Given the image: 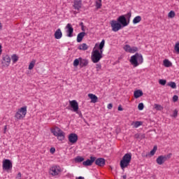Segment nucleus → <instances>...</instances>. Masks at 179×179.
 Listing matches in <instances>:
<instances>
[{
	"label": "nucleus",
	"mask_w": 179,
	"mask_h": 179,
	"mask_svg": "<svg viewBox=\"0 0 179 179\" xmlns=\"http://www.w3.org/2000/svg\"><path fill=\"white\" fill-rule=\"evenodd\" d=\"M110 26L112 31L115 32H117L123 28L122 26L117 20H114L110 21Z\"/></svg>",
	"instance_id": "nucleus-6"
},
{
	"label": "nucleus",
	"mask_w": 179,
	"mask_h": 179,
	"mask_svg": "<svg viewBox=\"0 0 179 179\" xmlns=\"http://www.w3.org/2000/svg\"><path fill=\"white\" fill-rule=\"evenodd\" d=\"M87 48H88L87 44H86V43H83V44L80 45L78 47V50H82L83 51H86V50H87Z\"/></svg>",
	"instance_id": "nucleus-25"
},
{
	"label": "nucleus",
	"mask_w": 179,
	"mask_h": 179,
	"mask_svg": "<svg viewBox=\"0 0 179 179\" xmlns=\"http://www.w3.org/2000/svg\"><path fill=\"white\" fill-rule=\"evenodd\" d=\"M134 96H135V92H134Z\"/></svg>",
	"instance_id": "nucleus-59"
},
{
	"label": "nucleus",
	"mask_w": 179,
	"mask_h": 179,
	"mask_svg": "<svg viewBox=\"0 0 179 179\" xmlns=\"http://www.w3.org/2000/svg\"><path fill=\"white\" fill-rule=\"evenodd\" d=\"M76 179H85V178H83L82 176H79L78 178H76Z\"/></svg>",
	"instance_id": "nucleus-50"
},
{
	"label": "nucleus",
	"mask_w": 179,
	"mask_h": 179,
	"mask_svg": "<svg viewBox=\"0 0 179 179\" xmlns=\"http://www.w3.org/2000/svg\"><path fill=\"white\" fill-rule=\"evenodd\" d=\"M79 65H80V57L73 61V66H78Z\"/></svg>",
	"instance_id": "nucleus-29"
},
{
	"label": "nucleus",
	"mask_w": 179,
	"mask_h": 179,
	"mask_svg": "<svg viewBox=\"0 0 179 179\" xmlns=\"http://www.w3.org/2000/svg\"><path fill=\"white\" fill-rule=\"evenodd\" d=\"M96 9H100L101 8V0H96Z\"/></svg>",
	"instance_id": "nucleus-33"
},
{
	"label": "nucleus",
	"mask_w": 179,
	"mask_h": 179,
	"mask_svg": "<svg viewBox=\"0 0 179 179\" xmlns=\"http://www.w3.org/2000/svg\"><path fill=\"white\" fill-rule=\"evenodd\" d=\"M26 114H27V106H25L17 110L15 117L17 120H23L26 117Z\"/></svg>",
	"instance_id": "nucleus-5"
},
{
	"label": "nucleus",
	"mask_w": 179,
	"mask_h": 179,
	"mask_svg": "<svg viewBox=\"0 0 179 179\" xmlns=\"http://www.w3.org/2000/svg\"><path fill=\"white\" fill-rule=\"evenodd\" d=\"M95 164L100 167H103L106 165V159H104V158H98L95 159Z\"/></svg>",
	"instance_id": "nucleus-14"
},
{
	"label": "nucleus",
	"mask_w": 179,
	"mask_h": 179,
	"mask_svg": "<svg viewBox=\"0 0 179 179\" xmlns=\"http://www.w3.org/2000/svg\"><path fill=\"white\" fill-rule=\"evenodd\" d=\"M131 159L132 155L131 153H127L123 156L122 160L120 161V167L122 170H124V169H126L127 166H129Z\"/></svg>",
	"instance_id": "nucleus-2"
},
{
	"label": "nucleus",
	"mask_w": 179,
	"mask_h": 179,
	"mask_svg": "<svg viewBox=\"0 0 179 179\" xmlns=\"http://www.w3.org/2000/svg\"><path fill=\"white\" fill-rule=\"evenodd\" d=\"M66 29H67V37H73V27H72V25L71 24H67Z\"/></svg>",
	"instance_id": "nucleus-12"
},
{
	"label": "nucleus",
	"mask_w": 179,
	"mask_h": 179,
	"mask_svg": "<svg viewBox=\"0 0 179 179\" xmlns=\"http://www.w3.org/2000/svg\"><path fill=\"white\" fill-rule=\"evenodd\" d=\"M55 38L57 40H59V38H62V31H61V29H58L55 32Z\"/></svg>",
	"instance_id": "nucleus-20"
},
{
	"label": "nucleus",
	"mask_w": 179,
	"mask_h": 179,
	"mask_svg": "<svg viewBox=\"0 0 179 179\" xmlns=\"http://www.w3.org/2000/svg\"><path fill=\"white\" fill-rule=\"evenodd\" d=\"M143 95V92L142 91H135V99H138V97H141Z\"/></svg>",
	"instance_id": "nucleus-30"
},
{
	"label": "nucleus",
	"mask_w": 179,
	"mask_h": 179,
	"mask_svg": "<svg viewBox=\"0 0 179 179\" xmlns=\"http://www.w3.org/2000/svg\"><path fill=\"white\" fill-rule=\"evenodd\" d=\"M178 96L177 95H174V96H173V101L174 103H176V101H178Z\"/></svg>",
	"instance_id": "nucleus-44"
},
{
	"label": "nucleus",
	"mask_w": 179,
	"mask_h": 179,
	"mask_svg": "<svg viewBox=\"0 0 179 179\" xmlns=\"http://www.w3.org/2000/svg\"><path fill=\"white\" fill-rule=\"evenodd\" d=\"M2 51V46L0 45V52Z\"/></svg>",
	"instance_id": "nucleus-54"
},
{
	"label": "nucleus",
	"mask_w": 179,
	"mask_h": 179,
	"mask_svg": "<svg viewBox=\"0 0 179 179\" xmlns=\"http://www.w3.org/2000/svg\"><path fill=\"white\" fill-rule=\"evenodd\" d=\"M11 59L13 62L15 64V62H17V61H19V57H17V55H13L11 57Z\"/></svg>",
	"instance_id": "nucleus-31"
},
{
	"label": "nucleus",
	"mask_w": 179,
	"mask_h": 179,
	"mask_svg": "<svg viewBox=\"0 0 179 179\" xmlns=\"http://www.w3.org/2000/svg\"><path fill=\"white\" fill-rule=\"evenodd\" d=\"M50 152L52 153V155H54V153H55V148H51L50 149Z\"/></svg>",
	"instance_id": "nucleus-45"
},
{
	"label": "nucleus",
	"mask_w": 179,
	"mask_h": 179,
	"mask_svg": "<svg viewBox=\"0 0 179 179\" xmlns=\"http://www.w3.org/2000/svg\"><path fill=\"white\" fill-rule=\"evenodd\" d=\"M61 173H62V169L59 165H53L49 169V174L52 177H58L61 176Z\"/></svg>",
	"instance_id": "nucleus-3"
},
{
	"label": "nucleus",
	"mask_w": 179,
	"mask_h": 179,
	"mask_svg": "<svg viewBox=\"0 0 179 179\" xmlns=\"http://www.w3.org/2000/svg\"><path fill=\"white\" fill-rule=\"evenodd\" d=\"M3 170H10L12 169V162L9 159H5L3 161Z\"/></svg>",
	"instance_id": "nucleus-11"
},
{
	"label": "nucleus",
	"mask_w": 179,
	"mask_h": 179,
	"mask_svg": "<svg viewBox=\"0 0 179 179\" xmlns=\"http://www.w3.org/2000/svg\"><path fill=\"white\" fill-rule=\"evenodd\" d=\"M159 85L164 86V85H166V83H167V80L161 79L159 80Z\"/></svg>",
	"instance_id": "nucleus-39"
},
{
	"label": "nucleus",
	"mask_w": 179,
	"mask_h": 179,
	"mask_svg": "<svg viewBox=\"0 0 179 179\" xmlns=\"http://www.w3.org/2000/svg\"><path fill=\"white\" fill-rule=\"evenodd\" d=\"M168 85L170 86L172 89H176V84L174 82H170L168 83Z\"/></svg>",
	"instance_id": "nucleus-36"
},
{
	"label": "nucleus",
	"mask_w": 179,
	"mask_h": 179,
	"mask_svg": "<svg viewBox=\"0 0 179 179\" xmlns=\"http://www.w3.org/2000/svg\"><path fill=\"white\" fill-rule=\"evenodd\" d=\"M157 151V145H155L153 149L150 151V152L146 155V157H153L156 152Z\"/></svg>",
	"instance_id": "nucleus-23"
},
{
	"label": "nucleus",
	"mask_w": 179,
	"mask_h": 179,
	"mask_svg": "<svg viewBox=\"0 0 179 179\" xmlns=\"http://www.w3.org/2000/svg\"><path fill=\"white\" fill-rule=\"evenodd\" d=\"M175 15H176V13H175V12L173 11V10H171V11L169 13V14H168V17H169V18H173V17H175Z\"/></svg>",
	"instance_id": "nucleus-35"
},
{
	"label": "nucleus",
	"mask_w": 179,
	"mask_h": 179,
	"mask_svg": "<svg viewBox=\"0 0 179 179\" xmlns=\"http://www.w3.org/2000/svg\"><path fill=\"white\" fill-rule=\"evenodd\" d=\"M143 122H135V128H138L142 125Z\"/></svg>",
	"instance_id": "nucleus-42"
},
{
	"label": "nucleus",
	"mask_w": 179,
	"mask_h": 179,
	"mask_svg": "<svg viewBox=\"0 0 179 179\" xmlns=\"http://www.w3.org/2000/svg\"><path fill=\"white\" fill-rule=\"evenodd\" d=\"M177 114H178L177 110H175V111H174V115H177Z\"/></svg>",
	"instance_id": "nucleus-52"
},
{
	"label": "nucleus",
	"mask_w": 179,
	"mask_h": 179,
	"mask_svg": "<svg viewBox=\"0 0 179 179\" xmlns=\"http://www.w3.org/2000/svg\"><path fill=\"white\" fill-rule=\"evenodd\" d=\"M96 68L97 71H99V69H101V64H96Z\"/></svg>",
	"instance_id": "nucleus-47"
},
{
	"label": "nucleus",
	"mask_w": 179,
	"mask_h": 179,
	"mask_svg": "<svg viewBox=\"0 0 179 179\" xmlns=\"http://www.w3.org/2000/svg\"><path fill=\"white\" fill-rule=\"evenodd\" d=\"M86 36V32H81L77 36V43H81L82 40H83V37Z\"/></svg>",
	"instance_id": "nucleus-22"
},
{
	"label": "nucleus",
	"mask_w": 179,
	"mask_h": 179,
	"mask_svg": "<svg viewBox=\"0 0 179 179\" xmlns=\"http://www.w3.org/2000/svg\"><path fill=\"white\" fill-rule=\"evenodd\" d=\"M133 23H135V18L133 20Z\"/></svg>",
	"instance_id": "nucleus-58"
},
{
	"label": "nucleus",
	"mask_w": 179,
	"mask_h": 179,
	"mask_svg": "<svg viewBox=\"0 0 179 179\" xmlns=\"http://www.w3.org/2000/svg\"><path fill=\"white\" fill-rule=\"evenodd\" d=\"M154 107L155 110H158L159 111H162V110H163V106H162V105L155 104Z\"/></svg>",
	"instance_id": "nucleus-34"
},
{
	"label": "nucleus",
	"mask_w": 179,
	"mask_h": 179,
	"mask_svg": "<svg viewBox=\"0 0 179 179\" xmlns=\"http://www.w3.org/2000/svg\"><path fill=\"white\" fill-rule=\"evenodd\" d=\"M51 132L55 136H57L58 141H64V139H65V132L61 130L59 127L52 129Z\"/></svg>",
	"instance_id": "nucleus-4"
},
{
	"label": "nucleus",
	"mask_w": 179,
	"mask_h": 179,
	"mask_svg": "<svg viewBox=\"0 0 179 179\" xmlns=\"http://www.w3.org/2000/svg\"><path fill=\"white\" fill-rule=\"evenodd\" d=\"M3 60L2 64H5L6 66H9L10 64V57L8 55L3 56Z\"/></svg>",
	"instance_id": "nucleus-17"
},
{
	"label": "nucleus",
	"mask_w": 179,
	"mask_h": 179,
	"mask_svg": "<svg viewBox=\"0 0 179 179\" xmlns=\"http://www.w3.org/2000/svg\"><path fill=\"white\" fill-rule=\"evenodd\" d=\"M117 110H118V111H122L124 110V108H122V106L120 105L118 106Z\"/></svg>",
	"instance_id": "nucleus-49"
},
{
	"label": "nucleus",
	"mask_w": 179,
	"mask_h": 179,
	"mask_svg": "<svg viewBox=\"0 0 179 179\" xmlns=\"http://www.w3.org/2000/svg\"><path fill=\"white\" fill-rule=\"evenodd\" d=\"M96 161V157H90V159H87L83 162V166H92Z\"/></svg>",
	"instance_id": "nucleus-15"
},
{
	"label": "nucleus",
	"mask_w": 179,
	"mask_h": 179,
	"mask_svg": "<svg viewBox=\"0 0 179 179\" xmlns=\"http://www.w3.org/2000/svg\"><path fill=\"white\" fill-rule=\"evenodd\" d=\"M122 177L123 179H127L126 175H124V176H122Z\"/></svg>",
	"instance_id": "nucleus-51"
},
{
	"label": "nucleus",
	"mask_w": 179,
	"mask_h": 179,
	"mask_svg": "<svg viewBox=\"0 0 179 179\" xmlns=\"http://www.w3.org/2000/svg\"><path fill=\"white\" fill-rule=\"evenodd\" d=\"M88 97L90 99L91 103H97V100H99L97 96L93 94H89Z\"/></svg>",
	"instance_id": "nucleus-21"
},
{
	"label": "nucleus",
	"mask_w": 179,
	"mask_h": 179,
	"mask_svg": "<svg viewBox=\"0 0 179 179\" xmlns=\"http://www.w3.org/2000/svg\"><path fill=\"white\" fill-rule=\"evenodd\" d=\"M104 44H106V41H104V39H103L99 46V48L100 50L99 51L101 52H103V48H104Z\"/></svg>",
	"instance_id": "nucleus-26"
},
{
	"label": "nucleus",
	"mask_w": 179,
	"mask_h": 179,
	"mask_svg": "<svg viewBox=\"0 0 179 179\" xmlns=\"http://www.w3.org/2000/svg\"><path fill=\"white\" fill-rule=\"evenodd\" d=\"M80 24L82 26V27H83V22H81Z\"/></svg>",
	"instance_id": "nucleus-55"
},
{
	"label": "nucleus",
	"mask_w": 179,
	"mask_h": 179,
	"mask_svg": "<svg viewBox=\"0 0 179 179\" xmlns=\"http://www.w3.org/2000/svg\"><path fill=\"white\" fill-rule=\"evenodd\" d=\"M21 178H22V173H18L17 176H16V179H21Z\"/></svg>",
	"instance_id": "nucleus-46"
},
{
	"label": "nucleus",
	"mask_w": 179,
	"mask_h": 179,
	"mask_svg": "<svg viewBox=\"0 0 179 179\" xmlns=\"http://www.w3.org/2000/svg\"><path fill=\"white\" fill-rule=\"evenodd\" d=\"M174 50L179 54V42L175 45Z\"/></svg>",
	"instance_id": "nucleus-41"
},
{
	"label": "nucleus",
	"mask_w": 179,
	"mask_h": 179,
	"mask_svg": "<svg viewBox=\"0 0 179 179\" xmlns=\"http://www.w3.org/2000/svg\"><path fill=\"white\" fill-rule=\"evenodd\" d=\"M0 29H2V24L0 22Z\"/></svg>",
	"instance_id": "nucleus-56"
},
{
	"label": "nucleus",
	"mask_w": 179,
	"mask_h": 179,
	"mask_svg": "<svg viewBox=\"0 0 179 179\" xmlns=\"http://www.w3.org/2000/svg\"><path fill=\"white\" fill-rule=\"evenodd\" d=\"M7 126L4 127V131H6Z\"/></svg>",
	"instance_id": "nucleus-57"
},
{
	"label": "nucleus",
	"mask_w": 179,
	"mask_h": 179,
	"mask_svg": "<svg viewBox=\"0 0 179 179\" xmlns=\"http://www.w3.org/2000/svg\"><path fill=\"white\" fill-rule=\"evenodd\" d=\"M143 64V56L142 54L136 53L135 55V66H139V65Z\"/></svg>",
	"instance_id": "nucleus-7"
},
{
	"label": "nucleus",
	"mask_w": 179,
	"mask_h": 179,
	"mask_svg": "<svg viewBox=\"0 0 179 179\" xmlns=\"http://www.w3.org/2000/svg\"><path fill=\"white\" fill-rule=\"evenodd\" d=\"M69 141L70 143H76L78 142V134L73 133L69 134Z\"/></svg>",
	"instance_id": "nucleus-13"
},
{
	"label": "nucleus",
	"mask_w": 179,
	"mask_h": 179,
	"mask_svg": "<svg viewBox=\"0 0 179 179\" xmlns=\"http://www.w3.org/2000/svg\"><path fill=\"white\" fill-rule=\"evenodd\" d=\"M85 160V158L83 157L78 156L75 158L76 163H82Z\"/></svg>",
	"instance_id": "nucleus-27"
},
{
	"label": "nucleus",
	"mask_w": 179,
	"mask_h": 179,
	"mask_svg": "<svg viewBox=\"0 0 179 179\" xmlns=\"http://www.w3.org/2000/svg\"><path fill=\"white\" fill-rule=\"evenodd\" d=\"M130 62L131 65H134V66H135V55L131 56Z\"/></svg>",
	"instance_id": "nucleus-38"
},
{
	"label": "nucleus",
	"mask_w": 179,
	"mask_h": 179,
	"mask_svg": "<svg viewBox=\"0 0 179 179\" xmlns=\"http://www.w3.org/2000/svg\"><path fill=\"white\" fill-rule=\"evenodd\" d=\"M143 108H145V105H143V103H140L138 106V109L140 111H142V110H143Z\"/></svg>",
	"instance_id": "nucleus-37"
},
{
	"label": "nucleus",
	"mask_w": 179,
	"mask_h": 179,
	"mask_svg": "<svg viewBox=\"0 0 179 179\" xmlns=\"http://www.w3.org/2000/svg\"><path fill=\"white\" fill-rule=\"evenodd\" d=\"M96 47H97V43L95 45V47L93 48L91 59L94 64H97L103 58V52H101L100 50L96 49Z\"/></svg>",
	"instance_id": "nucleus-1"
},
{
	"label": "nucleus",
	"mask_w": 179,
	"mask_h": 179,
	"mask_svg": "<svg viewBox=\"0 0 179 179\" xmlns=\"http://www.w3.org/2000/svg\"><path fill=\"white\" fill-rule=\"evenodd\" d=\"M108 110H111V108H113V103H108Z\"/></svg>",
	"instance_id": "nucleus-48"
},
{
	"label": "nucleus",
	"mask_w": 179,
	"mask_h": 179,
	"mask_svg": "<svg viewBox=\"0 0 179 179\" xmlns=\"http://www.w3.org/2000/svg\"><path fill=\"white\" fill-rule=\"evenodd\" d=\"M117 21L121 24L122 27H125L128 26V22H127V18L124 15L120 16Z\"/></svg>",
	"instance_id": "nucleus-9"
},
{
	"label": "nucleus",
	"mask_w": 179,
	"mask_h": 179,
	"mask_svg": "<svg viewBox=\"0 0 179 179\" xmlns=\"http://www.w3.org/2000/svg\"><path fill=\"white\" fill-rule=\"evenodd\" d=\"M83 4H82V0H74L73 3V8L76 10H80L82 8Z\"/></svg>",
	"instance_id": "nucleus-10"
},
{
	"label": "nucleus",
	"mask_w": 179,
	"mask_h": 179,
	"mask_svg": "<svg viewBox=\"0 0 179 179\" xmlns=\"http://www.w3.org/2000/svg\"><path fill=\"white\" fill-rule=\"evenodd\" d=\"M145 134H136V138H138V139H141V140H143V139H145Z\"/></svg>",
	"instance_id": "nucleus-32"
},
{
	"label": "nucleus",
	"mask_w": 179,
	"mask_h": 179,
	"mask_svg": "<svg viewBox=\"0 0 179 179\" xmlns=\"http://www.w3.org/2000/svg\"><path fill=\"white\" fill-rule=\"evenodd\" d=\"M141 20H142V17H141V16H136L135 17V23H138L139 22H141Z\"/></svg>",
	"instance_id": "nucleus-40"
},
{
	"label": "nucleus",
	"mask_w": 179,
	"mask_h": 179,
	"mask_svg": "<svg viewBox=\"0 0 179 179\" xmlns=\"http://www.w3.org/2000/svg\"><path fill=\"white\" fill-rule=\"evenodd\" d=\"M164 162H166V157H164V155H161V156H159L157 158V164L158 165H163V164H164Z\"/></svg>",
	"instance_id": "nucleus-16"
},
{
	"label": "nucleus",
	"mask_w": 179,
	"mask_h": 179,
	"mask_svg": "<svg viewBox=\"0 0 179 179\" xmlns=\"http://www.w3.org/2000/svg\"><path fill=\"white\" fill-rule=\"evenodd\" d=\"M88 64L89 61L87 59L80 57V66H81V68H83V66H87Z\"/></svg>",
	"instance_id": "nucleus-19"
},
{
	"label": "nucleus",
	"mask_w": 179,
	"mask_h": 179,
	"mask_svg": "<svg viewBox=\"0 0 179 179\" xmlns=\"http://www.w3.org/2000/svg\"><path fill=\"white\" fill-rule=\"evenodd\" d=\"M127 17H131V13L127 14Z\"/></svg>",
	"instance_id": "nucleus-53"
},
{
	"label": "nucleus",
	"mask_w": 179,
	"mask_h": 179,
	"mask_svg": "<svg viewBox=\"0 0 179 179\" xmlns=\"http://www.w3.org/2000/svg\"><path fill=\"white\" fill-rule=\"evenodd\" d=\"M123 48L126 52H130L131 54L135 52V48H131L129 45H124Z\"/></svg>",
	"instance_id": "nucleus-18"
},
{
	"label": "nucleus",
	"mask_w": 179,
	"mask_h": 179,
	"mask_svg": "<svg viewBox=\"0 0 179 179\" xmlns=\"http://www.w3.org/2000/svg\"><path fill=\"white\" fill-rule=\"evenodd\" d=\"M164 66L166 68H170V66H172V63L169 59H164Z\"/></svg>",
	"instance_id": "nucleus-24"
},
{
	"label": "nucleus",
	"mask_w": 179,
	"mask_h": 179,
	"mask_svg": "<svg viewBox=\"0 0 179 179\" xmlns=\"http://www.w3.org/2000/svg\"><path fill=\"white\" fill-rule=\"evenodd\" d=\"M178 174H179V170H178Z\"/></svg>",
	"instance_id": "nucleus-60"
},
{
	"label": "nucleus",
	"mask_w": 179,
	"mask_h": 179,
	"mask_svg": "<svg viewBox=\"0 0 179 179\" xmlns=\"http://www.w3.org/2000/svg\"><path fill=\"white\" fill-rule=\"evenodd\" d=\"M36 65V60L34 59L32 60L30 63H29V71H31V69H33V68H34V66Z\"/></svg>",
	"instance_id": "nucleus-28"
},
{
	"label": "nucleus",
	"mask_w": 179,
	"mask_h": 179,
	"mask_svg": "<svg viewBox=\"0 0 179 179\" xmlns=\"http://www.w3.org/2000/svg\"><path fill=\"white\" fill-rule=\"evenodd\" d=\"M171 156H172V154H171V153H169V154H168L167 155H164V158H166V161L167 159H170L171 157Z\"/></svg>",
	"instance_id": "nucleus-43"
},
{
	"label": "nucleus",
	"mask_w": 179,
	"mask_h": 179,
	"mask_svg": "<svg viewBox=\"0 0 179 179\" xmlns=\"http://www.w3.org/2000/svg\"><path fill=\"white\" fill-rule=\"evenodd\" d=\"M69 104L73 108V111L74 113H78V110H79V103H78V101L76 100L69 101Z\"/></svg>",
	"instance_id": "nucleus-8"
}]
</instances>
